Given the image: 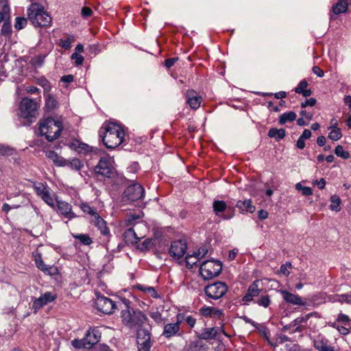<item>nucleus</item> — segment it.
<instances>
[{
  "label": "nucleus",
  "mask_w": 351,
  "mask_h": 351,
  "mask_svg": "<svg viewBox=\"0 0 351 351\" xmlns=\"http://www.w3.org/2000/svg\"><path fill=\"white\" fill-rule=\"evenodd\" d=\"M99 135L106 147L113 149L123 142L125 132L120 125L105 122L99 129Z\"/></svg>",
  "instance_id": "obj_1"
},
{
  "label": "nucleus",
  "mask_w": 351,
  "mask_h": 351,
  "mask_svg": "<svg viewBox=\"0 0 351 351\" xmlns=\"http://www.w3.org/2000/svg\"><path fill=\"white\" fill-rule=\"evenodd\" d=\"M131 302L121 298L119 306L121 310V318L123 323L130 328H139L148 320L147 316L140 310L130 307Z\"/></svg>",
  "instance_id": "obj_2"
},
{
  "label": "nucleus",
  "mask_w": 351,
  "mask_h": 351,
  "mask_svg": "<svg viewBox=\"0 0 351 351\" xmlns=\"http://www.w3.org/2000/svg\"><path fill=\"white\" fill-rule=\"evenodd\" d=\"M40 136H45L49 142L58 139L62 130L63 123L60 120H56L52 117H47L38 122Z\"/></svg>",
  "instance_id": "obj_3"
},
{
  "label": "nucleus",
  "mask_w": 351,
  "mask_h": 351,
  "mask_svg": "<svg viewBox=\"0 0 351 351\" xmlns=\"http://www.w3.org/2000/svg\"><path fill=\"white\" fill-rule=\"evenodd\" d=\"M27 19L34 27H47L51 22L48 12L38 3H32L27 8Z\"/></svg>",
  "instance_id": "obj_4"
},
{
  "label": "nucleus",
  "mask_w": 351,
  "mask_h": 351,
  "mask_svg": "<svg viewBox=\"0 0 351 351\" xmlns=\"http://www.w3.org/2000/svg\"><path fill=\"white\" fill-rule=\"evenodd\" d=\"M38 107L39 104L34 99L24 97L21 99L19 106V115L32 123L33 121L32 119L36 118L38 114Z\"/></svg>",
  "instance_id": "obj_5"
},
{
  "label": "nucleus",
  "mask_w": 351,
  "mask_h": 351,
  "mask_svg": "<svg viewBox=\"0 0 351 351\" xmlns=\"http://www.w3.org/2000/svg\"><path fill=\"white\" fill-rule=\"evenodd\" d=\"M222 270V264L219 261L206 260L200 265L199 272L204 280H210L218 276Z\"/></svg>",
  "instance_id": "obj_6"
},
{
  "label": "nucleus",
  "mask_w": 351,
  "mask_h": 351,
  "mask_svg": "<svg viewBox=\"0 0 351 351\" xmlns=\"http://www.w3.org/2000/svg\"><path fill=\"white\" fill-rule=\"evenodd\" d=\"M113 302L111 299L104 296L101 293H96V299L95 301L97 309L105 314H112L115 308H120L119 304Z\"/></svg>",
  "instance_id": "obj_7"
},
{
  "label": "nucleus",
  "mask_w": 351,
  "mask_h": 351,
  "mask_svg": "<svg viewBox=\"0 0 351 351\" xmlns=\"http://www.w3.org/2000/svg\"><path fill=\"white\" fill-rule=\"evenodd\" d=\"M204 290L208 298L218 300L221 298L227 293L228 287L226 282L217 281L214 283L207 285Z\"/></svg>",
  "instance_id": "obj_8"
},
{
  "label": "nucleus",
  "mask_w": 351,
  "mask_h": 351,
  "mask_svg": "<svg viewBox=\"0 0 351 351\" xmlns=\"http://www.w3.org/2000/svg\"><path fill=\"white\" fill-rule=\"evenodd\" d=\"M145 195V190L138 183L129 185L124 191L122 199L123 202H135L141 199Z\"/></svg>",
  "instance_id": "obj_9"
},
{
  "label": "nucleus",
  "mask_w": 351,
  "mask_h": 351,
  "mask_svg": "<svg viewBox=\"0 0 351 351\" xmlns=\"http://www.w3.org/2000/svg\"><path fill=\"white\" fill-rule=\"evenodd\" d=\"M114 167L109 158H101L97 165L94 168V173L97 177L101 176L104 178H112L114 173Z\"/></svg>",
  "instance_id": "obj_10"
},
{
  "label": "nucleus",
  "mask_w": 351,
  "mask_h": 351,
  "mask_svg": "<svg viewBox=\"0 0 351 351\" xmlns=\"http://www.w3.org/2000/svg\"><path fill=\"white\" fill-rule=\"evenodd\" d=\"M33 187L36 195L47 205L52 208L55 207V202L51 195V189L46 184L43 182H34Z\"/></svg>",
  "instance_id": "obj_11"
},
{
  "label": "nucleus",
  "mask_w": 351,
  "mask_h": 351,
  "mask_svg": "<svg viewBox=\"0 0 351 351\" xmlns=\"http://www.w3.org/2000/svg\"><path fill=\"white\" fill-rule=\"evenodd\" d=\"M177 320L173 324H167L164 326L162 335L167 338L170 339L176 335L182 336V333L180 332V324L183 322L184 314L178 313L177 315Z\"/></svg>",
  "instance_id": "obj_12"
},
{
  "label": "nucleus",
  "mask_w": 351,
  "mask_h": 351,
  "mask_svg": "<svg viewBox=\"0 0 351 351\" xmlns=\"http://www.w3.org/2000/svg\"><path fill=\"white\" fill-rule=\"evenodd\" d=\"M90 223L97 227L101 234L105 237L104 241L106 243V250H108V243L112 235L106 221L99 215H97L94 218H91Z\"/></svg>",
  "instance_id": "obj_13"
},
{
  "label": "nucleus",
  "mask_w": 351,
  "mask_h": 351,
  "mask_svg": "<svg viewBox=\"0 0 351 351\" xmlns=\"http://www.w3.org/2000/svg\"><path fill=\"white\" fill-rule=\"evenodd\" d=\"M137 343L138 351H150L152 346L151 333L148 329L140 328L137 332Z\"/></svg>",
  "instance_id": "obj_14"
},
{
  "label": "nucleus",
  "mask_w": 351,
  "mask_h": 351,
  "mask_svg": "<svg viewBox=\"0 0 351 351\" xmlns=\"http://www.w3.org/2000/svg\"><path fill=\"white\" fill-rule=\"evenodd\" d=\"M187 250V244L184 240H176L171 242L169 249L170 256L176 260H180L186 254Z\"/></svg>",
  "instance_id": "obj_15"
},
{
  "label": "nucleus",
  "mask_w": 351,
  "mask_h": 351,
  "mask_svg": "<svg viewBox=\"0 0 351 351\" xmlns=\"http://www.w3.org/2000/svg\"><path fill=\"white\" fill-rule=\"evenodd\" d=\"M101 336V333L98 327L89 328L84 336L86 346L92 348L100 341Z\"/></svg>",
  "instance_id": "obj_16"
},
{
  "label": "nucleus",
  "mask_w": 351,
  "mask_h": 351,
  "mask_svg": "<svg viewBox=\"0 0 351 351\" xmlns=\"http://www.w3.org/2000/svg\"><path fill=\"white\" fill-rule=\"evenodd\" d=\"M57 298L56 294H52L50 291L45 292L43 295H40L39 298H36L33 301L32 308L35 311H37L45 305L53 302Z\"/></svg>",
  "instance_id": "obj_17"
},
{
  "label": "nucleus",
  "mask_w": 351,
  "mask_h": 351,
  "mask_svg": "<svg viewBox=\"0 0 351 351\" xmlns=\"http://www.w3.org/2000/svg\"><path fill=\"white\" fill-rule=\"evenodd\" d=\"M312 317H319L320 316L319 315V313L314 311V312L308 313V314L305 315L304 316L298 317L295 318V319H293L292 321V324L293 325V326L295 327V328L292 331V332L293 333V332H302L305 328L303 324L306 323L307 321Z\"/></svg>",
  "instance_id": "obj_18"
},
{
  "label": "nucleus",
  "mask_w": 351,
  "mask_h": 351,
  "mask_svg": "<svg viewBox=\"0 0 351 351\" xmlns=\"http://www.w3.org/2000/svg\"><path fill=\"white\" fill-rule=\"evenodd\" d=\"M56 202L59 214L63 215L69 220L77 217V215L72 211V206L70 204L61 200H56Z\"/></svg>",
  "instance_id": "obj_19"
},
{
  "label": "nucleus",
  "mask_w": 351,
  "mask_h": 351,
  "mask_svg": "<svg viewBox=\"0 0 351 351\" xmlns=\"http://www.w3.org/2000/svg\"><path fill=\"white\" fill-rule=\"evenodd\" d=\"M261 292L258 287V280H254L248 287L245 294L242 298V301L250 302L253 301L254 298L258 296Z\"/></svg>",
  "instance_id": "obj_20"
},
{
  "label": "nucleus",
  "mask_w": 351,
  "mask_h": 351,
  "mask_svg": "<svg viewBox=\"0 0 351 351\" xmlns=\"http://www.w3.org/2000/svg\"><path fill=\"white\" fill-rule=\"evenodd\" d=\"M280 293L285 302L293 305L305 306L306 302L298 295H295L287 290H281Z\"/></svg>",
  "instance_id": "obj_21"
},
{
  "label": "nucleus",
  "mask_w": 351,
  "mask_h": 351,
  "mask_svg": "<svg viewBox=\"0 0 351 351\" xmlns=\"http://www.w3.org/2000/svg\"><path fill=\"white\" fill-rule=\"evenodd\" d=\"M186 103L193 110H197L199 108L202 102V97L199 96L194 90H189L187 91Z\"/></svg>",
  "instance_id": "obj_22"
},
{
  "label": "nucleus",
  "mask_w": 351,
  "mask_h": 351,
  "mask_svg": "<svg viewBox=\"0 0 351 351\" xmlns=\"http://www.w3.org/2000/svg\"><path fill=\"white\" fill-rule=\"evenodd\" d=\"M208 253V250L205 247H199L197 252H193V254H187L185 257V262L186 266L189 268H192L193 266L195 264V262H191V259L193 258L199 260Z\"/></svg>",
  "instance_id": "obj_23"
},
{
  "label": "nucleus",
  "mask_w": 351,
  "mask_h": 351,
  "mask_svg": "<svg viewBox=\"0 0 351 351\" xmlns=\"http://www.w3.org/2000/svg\"><path fill=\"white\" fill-rule=\"evenodd\" d=\"M328 339L318 337L313 340V347L317 351H337L333 346L328 344Z\"/></svg>",
  "instance_id": "obj_24"
},
{
  "label": "nucleus",
  "mask_w": 351,
  "mask_h": 351,
  "mask_svg": "<svg viewBox=\"0 0 351 351\" xmlns=\"http://www.w3.org/2000/svg\"><path fill=\"white\" fill-rule=\"evenodd\" d=\"M350 1V0H337V3L332 5L331 12L335 15L347 12Z\"/></svg>",
  "instance_id": "obj_25"
},
{
  "label": "nucleus",
  "mask_w": 351,
  "mask_h": 351,
  "mask_svg": "<svg viewBox=\"0 0 351 351\" xmlns=\"http://www.w3.org/2000/svg\"><path fill=\"white\" fill-rule=\"evenodd\" d=\"M219 329L215 327L205 328L202 333H197L199 339L211 340L215 339L218 334Z\"/></svg>",
  "instance_id": "obj_26"
},
{
  "label": "nucleus",
  "mask_w": 351,
  "mask_h": 351,
  "mask_svg": "<svg viewBox=\"0 0 351 351\" xmlns=\"http://www.w3.org/2000/svg\"><path fill=\"white\" fill-rule=\"evenodd\" d=\"M235 206L239 208L241 213L245 212L253 213L256 210V207L252 205L251 199L239 200Z\"/></svg>",
  "instance_id": "obj_27"
},
{
  "label": "nucleus",
  "mask_w": 351,
  "mask_h": 351,
  "mask_svg": "<svg viewBox=\"0 0 351 351\" xmlns=\"http://www.w3.org/2000/svg\"><path fill=\"white\" fill-rule=\"evenodd\" d=\"M267 136L269 138H274L276 141H279L285 137L286 131L283 128H271L269 130Z\"/></svg>",
  "instance_id": "obj_28"
},
{
  "label": "nucleus",
  "mask_w": 351,
  "mask_h": 351,
  "mask_svg": "<svg viewBox=\"0 0 351 351\" xmlns=\"http://www.w3.org/2000/svg\"><path fill=\"white\" fill-rule=\"evenodd\" d=\"M125 241L127 243H134L139 241V238L132 228H128L123 234Z\"/></svg>",
  "instance_id": "obj_29"
},
{
  "label": "nucleus",
  "mask_w": 351,
  "mask_h": 351,
  "mask_svg": "<svg viewBox=\"0 0 351 351\" xmlns=\"http://www.w3.org/2000/svg\"><path fill=\"white\" fill-rule=\"evenodd\" d=\"M12 34V29L10 21V16L8 15V20H5V21L3 22V23L1 26L0 36H3L6 38H10Z\"/></svg>",
  "instance_id": "obj_30"
},
{
  "label": "nucleus",
  "mask_w": 351,
  "mask_h": 351,
  "mask_svg": "<svg viewBox=\"0 0 351 351\" xmlns=\"http://www.w3.org/2000/svg\"><path fill=\"white\" fill-rule=\"evenodd\" d=\"M254 327L256 329H257V330L258 331L260 335L262 337H263L271 346H274L269 340L270 333H269V330L268 329V328L267 326H265L263 324H260L256 323V326H254Z\"/></svg>",
  "instance_id": "obj_31"
},
{
  "label": "nucleus",
  "mask_w": 351,
  "mask_h": 351,
  "mask_svg": "<svg viewBox=\"0 0 351 351\" xmlns=\"http://www.w3.org/2000/svg\"><path fill=\"white\" fill-rule=\"evenodd\" d=\"M296 113L293 111H289L282 114L279 117V123L284 125L287 121H293L296 119Z\"/></svg>",
  "instance_id": "obj_32"
},
{
  "label": "nucleus",
  "mask_w": 351,
  "mask_h": 351,
  "mask_svg": "<svg viewBox=\"0 0 351 351\" xmlns=\"http://www.w3.org/2000/svg\"><path fill=\"white\" fill-rule=\"evenodd\" d=\"M45 97V107L48 110H52L58 106V101L56 98L49 93L44 95Z\"/></svg>",
  "instance_id": "obj_33"
},
{
  "label": "nucleus",
  "mask_w": 351,
  "mask_h": 351,
  "mask_svg": "<svg viewBox=\"0 0 351 351\" xmlns=\"http://www.w3.org/2000/svg\"><path fill=\"white\" fill-rule=\"evenodd\" d=\"M66 166L72 170L80 171L84 167V164L80 159L74 158L71 160H67Z\"/></svg>",
  "instance_id": "obj_34"
},
{
  "label": "nucleus",
  "mask_w": 351,
  "mask_h": 351,
  "mask_svg": "<svg viewBox=\"0 0 351 351\" xmlns=\"http://www.w3.org/2000/svg\"><path fill=\"white\" fill-rule=\"evenodd\" d=\"M213 208L215 213L219 215L220 213L225 211L227 208V204L222 200H215L213 203Z\"/></svg>",
  "instance_id": "obj_35"
},
{
  "label": "nucleus",
  "mask_w": 351,
  "mask_h": 351,
  "mask_svg": "<svg viewBox=\"0 0 351 351\" xmlns=\"http://www.w3.org/2000/svg\"><path fill=\"white\" fill-rule=\"evenodd\" d=\"M80 209L84 213L92 217H95V215H99L97 210L94 207H91L87 202H82L79 204Z\"/></svg>",
  "instance_id": "obj_36"
},
{
  "label": "nucleus",
  "mask_w": 351,
  "mask_h": 351,
  "mask_svg": "<svg viewBox=\"0 0 351 351\" xmlns=\"http://www.w3.org/2000/svg\"><path fill=\"white\" fill-rule=\"evenodd\" d=\"M331 204L330 205V209L333 211L339 212L341 210L340 203L341 199L339 195L335 194L330 197Z\"/></svg>",
  "instance_id": "obj_37"
},
{
  "label": "nucleus",
  "mask_w": 351,
  "mask_h": 351,
  "mask_svg": "<svg viewBox=\"0 0 351 351\" xmlns=\"http://www.w3.org/2000/svg\"><path fill=\"white\" fill-rule=\"evenodd\" d=\"M73 237L80 241L84 245H89L93 243L92 238L88 234H72Z\"/></svg>",
  "instance_id": "obj_38"
},
{
  "label": "nucleus",
  "mask_w": 351,
  "mask_h": 351,
  "mask_svg": "<svg viewBox=\"0 0 351 351\" xmlns=\"http://www.w3.org/2000/svg\"><path fill=\"white\" fill-rule=\"evenodd\" d=\"M36 83L41 86L44 89V95L49 93L51 88L50 82L45 77H40L37 79Z\"/></svg>",
  "instance_id": "obj_39"
},
{
  "label": "nucleus",
  "mask_w": 351,
  "mask_h": 351,
  "mask_svg": "<svg viewBox=\"0 0 351 351\" xmlns=\"http://www.w3.org/2000/svg\"><path fill=\"white\" fill-rule=\"evenodd\" d=\"M205 350V345L199 340H195L189 345V351H203Z\"/></svg>",
  "instance_id": "obj_40"
},
{
  "label": "nucleus",
  "mask_w": 351,
  "mask_h": 351,
  "mask_svg": "<svg viewBox=\"0 0 351 351\" xmlns=\"http://www.w3.org/2000/svg\"><path fill=\"white\" fill-rule=\"evenodd\" d=\"M46 56L45 54H39L32 58L30 63L34 67H40L44 64Z\"/></svg>",
  "instance_id": "obj_41"
},
{
  "label": "nucleus",
  "mask_w": 351,
  "mask_h": 351,
  "mask_svg": "<svg viewBox=\"0 0 351 351\" xmlns=\"http://www.w3.org/2000/svg\"><path fill=\"white\" fill-rule=\"evenodd\" d=\"M335 154L343 159H349L350 158V154L349 152L344 151L341 145H337L335 149Z\"/></svg>",
  "instance_id": "obj_42"
},
{
  "label": "nucleus",
  "mask_w": 351,
  "mask_h": 351,
  "mask_svg": "<svg viewBox=\"0 0 351 351\" xmlns=\"http://www.w3.org/2000/svg\"><path fill=\"white\" fill-rule=\"evenodd\" d=\"M328 324L330 327L337 329L339 332V333L343 335H348L350 333V328L349 329L344 326H339L336 322H329Z\"/></svg>",
  "instance_id": "obj_43"
},
{
  "label": "nucleus",
  "mask_w": 351,
  "mask_h": 351,
  "mask_svg": "<svg viewBox=\"0 0 351 351\" xmlns=\"http://www.w3.org/2000/svg\"><path fill=\"white\" fill-rule=\"evenodd\" d=\"M71 345L75 348L77 349H82V348H86L90 349L86 346V343L85 341V338H82L81 339H75L71 341Z\"/></svg>",
  "instance_id": "obj_44"
},
{
  "label": "nucleus",
  "mask_w": 351,
  "mask_h": 351,
  "mask_svg": "<svg viewBox=\"0 0 351 351\" xmlns=\"http://www.w3.org/2000/svg\"><path fill=\"white\" fill-rule=\"evenodd\" d=\"M27 24V19L24 17L18 16L15 19L14 27L17 30L23 29Z\"/></svg>",
  "instance_id": "obj_45"
},
{
  "label": "nucleus",
  "mask_w": 351,
  "mask_h": 351,
  "mask_svg": "<svg viewBox=\"0 0 351 351\" xmlns=\"http://www.w3.org/2000/svg\"><path fill=\"white\" fill-rule=\"evenodd\" d=\"M75 40L73 36H69L66 39L60 40V46L67 50L69 49L71 47V43Z\"/></svg>",
  "instance_id": "obj_46"
},
{
  "label": "nucleus",
  "mask_w": 351,
  "mask_h": 351,
  "mask_svg": "<svg viewBox=\"0 0 351 351\" xmlns=\"http://www.w3.org/2000/svg\"><path fill=\"white\" fill-rule=\"evenodd\" d=\"M342 137V134L340 128H335L331 130V132L328 134V138L332 141H338Z\"/></svg>",
  "instance_id": "obj_47"
},
{
  "label": "nucleus",
  "mask_w": 351,
  "mask_h": 351,
  "mask_svg": "<svg viewBox=\"0 0 351 351\" xmlns=\"http://www.w3.org/2000/svg\"><path fill=\"white\" fill-rule=\"evenodd\" d=\"M256 303H257L259 306L267 308L271 304V300L268 295H262L256 301Z\"/></svg>",
  "instance_id": "obj_48"
},
{
  "label": "nucleus",
  "mask_w": 351,
  "mask_h": 351,
  "mask_svg": "<svg viewBox=\"0 0 351 351\" xmlns=\"http://www.w3.org/2000/svg\"><path fill=\"white\" fill-rule=\"evenodd\" d=\"M295 189L298 191H301L303 195L309 196L313 194V190L309 186H304L300 183L295 184Z\"/></svg>",
  "instance_id": "obj_49"
},
{
  "label": "nucleus",
  "mask_w": 351,
  "mask_h": 351,
  "mask_svg": "<svg viewBox=\"0 0 351 351\" xmlns=\"http://www.w3.org/2000/svg\"><path fill=\"white\" fill-rule=\"evenodd\" d=\"M92 147H90L88 145L79 142L77 144V152L79 154H86L88 152L91 151Z\"/></svg>",
  "instance_id": "obj_50"
},
{
  "label": "nucleus",
  "mask_w": 351,
  "mask_h": 351,
  "mask_svg": "<svg viewBox=\"0 0 351 351\" xmlns=\"http://www.w3.org/2000/svg\"><path fill=\"white\" fill-rule=\"evenodd\" d=\"M149 315L157 323H162L165 319L162 317V314L158 311H150Z\"/></svg>",
  "instance_id": "obj_51"
},
{
  "label": "nucleus",
  "mask_w": 351,
  "mask_h": 351,
  "mask_svg": "<svg viewBox=\"0 0 351 351\" xmlns=\"http://www.w3.org/2000/svg\"><path fill=\"white\" fill-rule=\"evenodd\" d=\"M43 272L49 276H53L58 275L59 274V271L57 267L54 265L49 266L47 265L45 267V270Z\"/></svg>",
  "instance_id": "obj_52"
},
{
  "label": "nucleus",
  "mask_w": 351,
  "mask_h": 351,
  "mask_svg": "<svg viewBox=\"0 0 351 351\" xmlns=\"http://www.w3.org/2000/svg\"><path fill=\"white\" fill-rule=\"evenodd\" d=\"M292 268V265L290 262H286L285 264L281 265L279 270V273L283 274L285 276L287 277L289 276L290 272L288 269Z\"/></svg>",
  "instance_id": "obj_53"
},
{
  "label": "nucleus",
  "mask_w": 351,
  "mask_h": 351,
  "mask_svg": "<svg viewBox=\"0 0 351 351\" xmlns=\"http://www.w3.org/2000/svg\"><path fill=\"white\" fill-rule=\"evenodd\" d=\"M10 8L8 4H3V11H0V23L4 22L5 20H8L6 16L9 15Z\"/></svg>",
  "instance_id": "obj_54"
},
{
  "label": "nucleus",
  "mask_w": 351,
  "mask_h": 351,
  "mask_svg": "<svg viewBox=\"0 0 351 351\" xmlns=\"http://www.w3.org/2000/svg\"><path fill=\"white\" fill-rule=\"evenodd\" d=\"M350 319L348 315L343 314L342 313H340L337 317V322L343 324L345 325L349 324L350 322Z\"/></svg>",
  "instance_id": "obj_55"
},
{
  "label": "nucleus",
  "mask_w": 351,
  "mask_h": 351,
  "mask_svg": "<svg viewBox=\"0 0 351 351\" xmlns=\"http://www.w3.org/2000/svg\"><path fill=\"white\" fill-rule=\"evenodd\" d=\"M308 84L306 80H303L299 82L298 86L294 88L295 93H300L302 90H305L308 86Z\"/></svg>",
  "instance_id": "obj_56"
},
{
  "label": "nucleus",
  "mask_w": 351,
  "mask_h": 351,
  "mask_svg": "<svg viewBox=\"0 0 351 351\" xmlns=\"http://www.w3.org/2000/svg\"><path fill=\"white\" fill-rule=\"evenodd\" d=\"M14 149L3 145H0V156H11Z\"/></svg>",
  "instance_id": "obj_57"
},
{
  "label": "nucleus",
  "mask_w": 351,
  "mask_h": 351,
  "mask_svg": "<svg viewBox=\"0 0 351 351\" xmlns=\"http://www.w3.org/2000/svg\"><path fill=\"white\" fill-rule=\"evenodd\" d=\"M35 262L36 267L42 271H43L45 270V267L47 266V265L45 264L42 258L41 254H38V256L36 257Z\"/></svg>",
  "instance_id": "obj_58"
},
{
  "label": "nucleus",
  "mask_w": 351,
  "mask_h": 351,
  "mask_svg": "<svg viewBox=\"0 0 351 351\" xmlns=\"http://www.w3.org/2000/svg\"><path fill=\"white\" fill-rule=\"evenodd\" d=\"M213 307L204 305L199 309V313L204 317H210L211 315V311H213Z\"/></svg>",
  "instance_id": "obj_59"
},
{
  "label": "nucleus",
  "mask_w": 351,
  "mask_h": 351,
  "mask_svg": "<svg viewBox=\"0 0 351 351\" xmlns=\"http://www.w3.org/2000/svg\"><path fill=\"white\" fill-rule=\"evenodd\" d=\"M152 244V240L146 239L139 245L138 248L142 251L147 250L151 248Z\"/></svg>",
  "instance_id": "obj_60"
},
{
  "label": "nucleus",
  "mask_w": 351,
  "mask_h": 351,
  "mask_svg": "<svg viewBox=\"0 0 351 351\" xmlns=\"http://www.w3.org/2000/svg\"><path fill=\"white\" fill-rule=\"evenodd\" d=\"M223 315V310L213 307V311H211V315H210V317L221 318Z\"/></svg>",
  "instance_id": "obj_61"
},
{
  "label": "nucleus",
  "mask_w": 351,
  "mask_h": 351,
  "mask_svg": "<svg viewBox=\"0 0 351 351\" xmlns=\"http://www.w3.org/2000/svg\"><path fill=\"white\" fill-rule=\"evenodd\" d=\"M183 321H185L191 328H193L196 323V319L195 317L191 315L185 316L184 314Z\"/></svg>",
  "instance_id": "obj_62"
},
{
  "label": "nucleus",
  "mask_w": 351,
  "mask_h": 351,
  "mask_svg": "<svg viewBox=\"0 0 351 351\" xmlns=\"http://www.w3.org/2000/svg\"><path fill=\"white\" fill-rule=\"evenodd\" d=\"M71 59L75 60V64L77 66L82 65L84 60L82 56L77 53H74L71 55Z\"/></svg>",
  "instance_id": "obj_63"
},
{
  "label": "nucleus",
  "mask_w": 351,
  "mask_h": 351,
  "mask_svg": "<svg viewBox=\"0 0 351 351\" xmlns=\"http://www.w3.org/2000/svg\"><path fill=\"white\" fill-rule=\"evenodd\" d=\"M339 301L341 302H345L351 304V292L350 293L341 294L338 295Z\"/></svg>",
  "instance_id": "obj_64"
}]
</instances>
